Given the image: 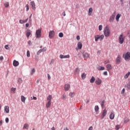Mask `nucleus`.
<instances>
[{
    "mask_svg": "<svg viewBox=\"0 0 130 130\" xmlns=\"http://www.w3.org/2000/svg\"><path fill=\"white\" fill-rule=\"evenodd\" d=\"M104 34L105 37H109V36H110V34H111V32L108 26H106L105 27L104 30Z\"/></svg>",
    "mask_w": 130,
    "mask_h": 130,
    "instance_id": "nucleus-1",
    "label": "nucleus"
},
{
    "mask_svg": "<svg viewBox=\"0 0 130 130\" xmlns=\"http://www.w3.org/2000/svg\"><path fill=\"white\" fill-rule=\"evenodd\" d=\"M123 58L126 60V61H128L130 60V52H127L125 54H123Z\"/></svg>",
    "mask_w": 130,
    "mask_h": 130,
    "instance_id": "nucleus-2",
    "label": "nucleus"
},
{
    "mask_svg": "<svg viewBox=\"0 0 130 130\" xmlns=\"http://www.w3.org/2000/svg\"><path fill=\"white\" fill-rule=\"evenodd\" d=\"M94 38H95V41L96 42L98 41L99 40H100L101 41L102 40H103V39L104 38V35H103L101 36L97 35L94 37Z\"/></svg>",
    "mask_w": 130,
    "mask_h": 130,
    "instance_id": "nucleus-3",
    "label": "nucleus"
},
{
    "mask_svg": "<svg viewBox=\"0 0 130 130\" xmlns=\"http://www.w3.org/2000/svg\"><path fill=\"white\" fill-rule=\"evenodd\" d=\"M36 36L37 38H40L41 37V29H39L36 31Z\"/></svg>",
    "mask_w": 130,
    "mask_h": 130,
    "instance_id": "nucleus-4",
    "label": "nucleus"
},
{
    "mask_svg": "<svg viewBox=\"0 0 130 130\" xmlns=\"http://www.w3.org/2000/svg\"><path fill=\"white\" fill-rule=\"evenodd\" d=\"M124 41V38H123V36L122 34L120 35L119 37V43L120 44H122Z\"/></svg>",
    "mask_w": 130,
    "mask_h": 130,
    "instance_id": "nucleus-5",
    "label": "nucleus"
},
{
    "mask_svg": "<svg viewBox=\"0 0 130 130\" xmlns=\"http://www.w3.org/2000/svg\"><path fill=\"white\" fill-rule=\"evenodd\" d=\"M121 61V56L120 55H118L116 59V64H119Z\"/></svg>",
    "mask_w": 130,
    "mask_h": 130,
    "instance_id": "nucleus-6",
    "label": "nucleus"
},
{
    "mask_svg": "<svg viewBox=\"0 0 130 130\" xmlns=\"http://www.w3.org/2000/svg\"><path fill=\"white\" fill-rule=\"evenodd\" d=\"M55 32L54 30H51L49 32V37L50 39L53 38L54 37Z\"/></svg>",
    "mask_w": 130,
    "mask_h": 130,
    "instance_id": "nucleus-7",
    "label": "nucleus"
},
{
    "mask_svg": "<svg viewBox=\"0 0 130 130\" xmlns=\"http://www.w3.org/2000/svg\"><path fill=\"white\" fill-rule=\"evenodd\" d=\"M30 6H31L32 10H34V11H35V10H36V5L35 4V2H34V1H31L30 2Z\"/></svg>",
    "mask_w": 130,
    "mask_h": 130,
    "instance_id": "nucleus-8",
    "label": "nucleus"
},
{
    "mask_svg": "<svg viewBox=\"0 0 130 130\" xmlns=\"http://www.w3.org/2000/svg\"><path fill=\"white\" fill-rule=\"evenodd\" d=\"M4 112H5V113H10V107L8 106H5Z\"/></svg>",
    "mask_w": 130,
    "mask_h": 130,
    "instance_id": "nucleus-9",
    "label": "nucleus"
},
{
    "mask_svg": "<svg viewBox=\"0 0 130 130\" xmlns=\"http://www.w3.org/2000/svg\"><path fill=\"white\" fill-rule=\"evenodd\" d=\"M102 83V80L100 78H98L95 80L96 85H99Z\"/></svg>",
    "mask_w": 130,
    "mask_h": 130,
    "instance_id": "nucleus-10",
    "label": "nucleus"
},
{
    "mask_svg": "<svg viewBox=\"0 0 130 130\" xmlns=\"http://www.w3.org/2000/svg\"><path fill=\"white\" fill-rule=\"evenodd\" d=\"M114 19H115V15L114 14H113L110 17L109 22L110 23H112V22H114Z\"/></svg>",
    "mask_w": 130,
    "mask_h": 130,
    "instance_id": "nucleus-11",
    "label": "nucleus"
},
{
    "mask_svg": "<svg viewBox=\"0 0 130 130\" xmlns=\"http://www.w3.org/2000/svg\"><path fill=\"white\" fill-rule=\"evenodd\" d=\"M106 114H107V110H106V109H105V110H104L103 111L102 118H104V117H105V115H106Z\"/></svg>",
    "mask_w": 130,
    "mask_h": 130,
    "instance_id": "nucleus-12",
    "label": "nucleus"
},
{
    "mask_svg": "<svg viewBox=\"0 0 130 130\" xmlns=\"http://www.w3.org/2000/svg\"><path fill=\"white\" fill-rule=\"evenodd\" d=\"M71 88V85L69 84H66L64 85V90L65 91H69Z\"/></svg>",
    "mask_w": 130,
    "mask_h": 130,
    "instance_id": "nucleus-13",
    "label": "nucleus"
},
{
    "mask_svg": "<svg viewBox=\"0 0 130 130\" xmlns=\"http://www.w3.org/2000/svg\"><path fill=\"white\" fill-rule=\"evenodd\" d=\"M59 57L61 59H62V58H70V55L69 54L67 55H63L62 54H61V55H59Z\"/></svg>",
    "mask_w": 130,
    "mask_h": 130,
    "instance_id": "nucleus-14",
    "label": "nucleus"
},
{
    "mask_svg": "<svg viewBox=\"0 0 130 130\" xmlns=\"http://www.w3.org/2000/svg\"><path fill=\"white\" fill-rule=\"evenodd\" d=\"M47 48L46 47H44V48L40 49L37 53V54H40V53H41V52H44L46 51Z\"/></svg>",
    "mask_w": 130,
    "mask_h": 130,
    "instance_id": "nucleus-15",
    "label": "nucleus"
},
{
    "mask_svg": "<svg viewBox=\"0 0 130 130\" xmlns=\"http://www.w3.org/2000/svg\"><path fill=\"white\" fill-rule=\"evenodd\" d=\"M115 116V115H114V113L112 112L110 114L109 117H110V119L112 120V119H114Z\"/></svg>",
    "mask_w": 130,
    "mask_h": 130,
    "instance_id": "nucleus-16",
    "label": "nucleus"
},
{
    "mask_svg": "<svg viewBox=\"0 0 130 130\" xmlns=\"http://www.w3.org/2000/svg\"><path fill=\"white\" fill-rule=\"evenodd\" d=\"M106 68L107 69V71L108 72H109V71H110L111 70H112V67L111 66V64H108L107 66H106Z\"/></svg>",
    "mask_w": 130,
    "mask_h": 130,
    "instance_id": "nucleus-17",
    "label": "nucleus"
},
{
    "mask_svg": "<svg viewBox=\"0 0 130 130\" xmlns=\"http://www.w3.org/2000/svg\"><path fill=\"white\" fill-rule=\"evenodd\" d=\"M121 17V14L118 13L116 16V20L117 22H119V18Z\"/></svg>",
    "mask_w": 130,
    "mask_h": 130,
    "instance_id": "nucleus-18",
    "label": "nucleus"
},
{
    "mask_svg": "<svg viewBox=\"0 0 130 130\" xmlns=\"http://www.w3.org/2000/svg\"><path fill=\"white\" fill-rule=\"evenodd\" d=\"M13 66L14 67H18V66H19V61L14 60L13 61Z\"/></svg>",
    "mask_w": 130,
    "mask_h": 130,
    "instance_id": "nucleus-19",
    "label": "nucleus"
},
{
    "mask_svg": "<svg viewBox=\"0 0 130 130\" xmlns=\"http://www.w3.org/2000/svg\"><path fill=\"white\" fill-rule=\"evenodd\" d=\"M4 6L5 8H9L10 7V3L9 2H4Z\"/></svg>",
    "mask_w": 130,
    "mask_h": 130,
    "instance_id": "nucleus-20",
    "label": "nucleus"
},
{
    "mask_svg": "<svg viewBox=\"0 0 130 130\" xmlns=\"http://www.w3.org/2000/svg\"><path fill=\"white\" fill-rule=\"evenodd\" d=\"M52 99V95H49L47 98V101L51 102Z\"/></svg>",
    "mask_w": 130,
    "mask_h": 130,
    "instance_id": "nucleus-21",
    "label": "nucleus"
},
{
    "mask_svg": "<svg viewBox=\"0 0 130 130\" xmlns=\"http://www.w3.org/2000/svg\"><path fill=\"white\" fill-rule=\"evenodd\" d=\"M51 106V102H47V103L46 104V108H49V107H50Z\"/></svg>",
    "mask_w": 130,
    "mask_h": 130,
    "instance_id": "nucleus-22",
    "label": "nucleus"
},
{
    "mask_svg": "<svg viewBox=\"0 0 130 130\" xmlns=\"http://www.w3.org/2000/svg\"><path fill=\"white\" fill-rule=\"evenodd\" d=\"M26 37L27 38H29V37H30V35H31V32H30V30H27L26 31Z\"/></svg>",
    "mask_w": 130,
    "mask_h": 130,
    "instance_id": "nucleus-23",
    "label": "nucleus"
},
{
    "mask_svg": "<svg viewBox=\"0 0 130 130\" xmlns=\"http://www.w3.org/2000/svg\"><path fill=\"white\" fill-rule=\"evenodd\" d=\"M89 56V54H88L87 53H85L83 54V57H84V58H88Z\"/></svg>",
    "mask_w": 130,
    "mask_h": 130,
    "instance_id": "nucleus-24",
    "label": "nucleus"
},
{
    "mask_svg": "<svg viewBox=\"0 0 130 130\" xmlns=\"http://www.w3.org/2000/svg\"><path fill=\"white\" fill-rule=\"evenodd\" d=\"M92 12H93V9L90 8L88 10V16H91L92 15Z\"/></svg>",
    "mask_w": 130,
    "mask_h": 130,
    "instance_id": "nucleus-25",
    "label": "nucleus"
},
{
    "mask_svg": "<svg viewBox=\"0 0 130 130\" xmlns=\"http://www.w3.org/2000/svg\"><path fill=\"white\" fill-rule=\"evenodd\" d=\"M77 46L79 49H82V47H83V45L82 44V43L79 42L78 43Z\"/></svg>",
    "mask_w": 130,
    "mask_h": 130,
    "instance_id": "nucleus-26",
    "label": "nucleus"
},
{
    "mask_svg": "<svg viewBox=\"0 0 130 130\" xmlns=\"http://www.w3.org/2000/svg\"><path fill=\"white\" fill-rule=\"evenodd\" d=\"M97 69L98 71H104V70H105V68H104V67L100 66L97 68Z\"/></svg>",
    "mask_w": 130,
    "mask_h": 130,
    "instance_id": "nucleus-27",
    "label": "nucleus"
},
{
    "mask_svg": "<svg viewBox=\"0 0 130 130\" xmlns=\"http://www.w3.org/2000/svg\"><path fill=\"white\" fill-rule=\"evenodd\" d=\"M101 107H102V108H104L105 107V100H103L102 101Z\"/></svg>",
    "mask_w": 130,
    "mask_h": 130,
    "instance_id": "nucleus-28",
    "label": "nucleus"
},
{
    "mask_svg": "<svg viewBox=\"0 0 130 130\" xmlns=\"http://www.w3.org/2000/svg\"><path fill=\"white\" fill-rule=\"evenodd\" d=\"M21 99L22 102H23V103H25V101H26V98H25V96L21 95Z\"/></svg>",
    "mask_w": 130,
    "mask_h": 130,
    "instance_id": "nucleus-29",
    "label": "nucleus"
},
{
    "mask_svg": "<svg viewBox=\"0 0 130 130\" xmlns=\"http://www.w3.org/2000/svg\"><path fill=\"white\" fill-rule=\"evenodd\" d=\"M86 74L85 73H83L81 74V78L82 80H85L86 79Z\"/></svg>",
    "mask_w": 130,
    "mask_h": 130,
    "instance_id": "nucleus-30",
    "label": "nucleus"
},
{
    "mask_svg": "<svg viewBox=\"0 0 130 130\" xmlns=\"http://www.w3.org/2000/svg\"><path fill=\"white\" fill-rule=\"evenodd\" d=\"M90 82L91 83H93L94 82H95V77H94V76L91 77V78L90 80Z\"/></svg>",
    "mask_w": 130,
    "mask_h": 130,
    "instance_id": "nucleus-31",
    "label": "nucleus"
},
{
    "mask_svg": "<svg viewBox=\"0 0 130 130\" xmlns=\"http://www.w3.org/2000/svg\"><path fill=\"white\" fill-rule=\"evenodd\" d=\"M28 127H29V124H25L23 126V129H25V128H26V129H28Z\"/></svg>",
    "mask_w": 130,
    "mask_h": 130,
    "instance_id": "nucleus-32",
    "label": "nucleus"
},
{
    "mask_svg": "<svg viewBox=\"0 0 130 130\" xmlns=\"http://www.w3.org/2000/svg\"><path fill=\"white\" fill-rule=\"evenodd\" d=\"M94 110L95 112H98V111H99V107L98 106H95L94 107Z\"/></svg>",
    "mask_w": 130,
    "mask_h": 130,
    "instance_id": "nucleus-33",
    "label": "nucleus"
},
{
    "mask_svg": "<svg viewBox=\"0 0 130 130\" xmlns=\"http://www.w3.org/2000/svg\"><path fill=\"white\" fill-rule=\"evenodd\" d=\"M74 73L75 75H77V74H79V73H80V69L77 68L76 69H75Z\"/></svg>",
    "mask_w": 130,
    "mask_h": 130,
    "instance_id": "nucleus-34",
    "label": "nucleus"
},
{
    "mask_svg": "<svg viewBox=\"0 0 130 130\" xmlns=\"http://www.w3.org/2000/svg\"><path fill=\"white\" fill-rule=\"evenodd\" d=\"M130 75V72H128L126 74H125V75L124 76V78L125 79H127V78H128V77Z\"/></svg>",
    "mask_w": 130,
    "mask_h": 130,
    "instance_id": "nucleus-35",
    "label": "nucleus"
},
{
    "mask_svg": "<svg viewBox=\"0 0 130 130\" xmlns=\"http://www.w3.org/2000/svg\"><path fill=\"white\" fill-rule=\"evenodd\" d=\"M58 36L59 37H60V38H62V37H63V34L62 32H60L58 34Z\"/></svg>",
    "mask_w": 130,
    "mask_h": 130,
    "instance_id": "nucleus-36",
    "label": "nucleus"
},
{
    "mask_svg": "<svg viewBox=\"0 0 130 130\" xmlns=\"http://www.w3.org/2000/svg\"><path fill=\"white\" fill-rule=\"evenodd\" d=\"M69 95L70 96V97L73 98V97H74V96H75V93H74V92H70L69 93Z\"/></svg>",
    "mask_w": 130,
    "mask_h": 130,
    "instance_id": "nucleus-37",
    "label": "nucleus"
},
{
    "mask_svg": "<svg viewBox=\"0 0 130 130\" xmlns=\"http://www.w3.org/2000/svg\"><path fill=\"white\" fill-rule=\"evenodd\" d=\"M11 91L13 92V94H15L16 91V88H12Z\"/></svg>",
    "mask_w": 130,
    "mask_h": 130,
    "instance_id": "nucleus-38",
    "label": "nucleus"
},
{
    "mask_svg": "<svg viewBox=\"0 0 130 130\" xmlns=\"http://www.w3.org/2000/svg\"><path fill=\"white\" fill-rule=\"evenodd\" d=\"M26 55L27 57H30V51H29V50L27 51Z\"/></svg>",
    "mask_w": 130,
    "mask_h": 130,
    "instance_id": "nucleus-39",
    "label": "nucleus"
},
{
    "mask_svg": "<svg viewBox=\"0 0 130 130\" xmlns=\"http://www.w3.org/2000/svg\"><path fill=\"white\" fill-rule=\"evenodd\" d=\"M62 98L63 99H67V95H66V94H63L62 95Z\"/></svg>",
    "mask_w": 130,
    "mask_h": 130,
    "instance_id": "nucleus-40",
    "label": "nucleus"
},
{
    "mask_svg": "<svg viewBox=\"0 0 130 130\" xmlns=\"http://www.w3.org/2000/svg\"><path fill=\"white\" fill-rule=\"evenodd\" d=\"M129 120L128 119V118H126V119H125V120H124V123H126V122H128V121H129Z\"/></svg>",
    "mask_w": 130,
    "mask_h": 130,
    "instance_id": "nucleus-41",
    "label": "nucleus"
},
{
    "mask_svg": "<svg viewBox=\"0 0 130 130\" xmlns=\"http://www.w3.org/2000/svg\"><path fill=\"white\" fill-rule=\"evenodd\" d=\"M120 127V126L119 125H117L116 126L115 129H117V130H118V129H119Z\"/></svg>",
    "mask_w": 130,
    "mask_h": 130,
    "instance_id": "nucleus-42",
    "label": "nucleus"
},
{
    "mask_svg": "<svg viewBox=\"0 0 130 130\" xmlns=\"http://www.w3.org/2000/svg\"><path fill=\"white\" fill-rule=\"evenodd\" d=\"M102 25H99V30L100 31H101V30H102Z\"/></svg>",
    "mask_w": 130,
    "mask_h": 130,
    "instance_id": "nucleus-43",
    "label": "nucleus"
},
{
    "mask_svg": "<svg viewBox=\"0 0 130 130\" xmlns=\"http://www.w3.org/2000/svg\"><path fill=\"white\" fill-rule=\"evenodd\" d=\"M19 23H20V24H24V20L20 19L19 20Z\"/></svg>",
    "mask_w": 130,
    "mask_h": 130,
    "instance_id": "nucleus-44",
    "label": "nucleus"
},
{
    "mask_svg": "<svg viewBox=\"0 0 130 130\" xmlns=\"http://www.w3.org/2000/svg\"><path fill=\"white\" fill-rule=\"evenodd\" d=\"M48 80H50L51 79V77H50V75L49 74H47Z\"/></svg>",
    "mask_w": 130,
    "mask_h": 130,
    "instance_id": "nucleus-45",
    "label": "nucleus"
},
{
    "mask_svg": "<svg viewBox=\"0 0 130 130\" xmlns=\"http://www.w3.org/2000/svg\"><path fill=\"white\" fill-rule=\"evenodd\" d=\"M25 7L26 8V11H29V5L28 4L25 6Z\"/></svg>",
    "mask_w": 130,
    "mask_h": 130,
    "instance_id": "nucleus-46",
    "label": "nucleus"
},
{
    "mask_svg": "<svg viewBox=\"0 0 130 130\" xmlns=\"http://www.w3.org/2000/svg\"><path fill=\"white\" fill-rule=\"evenodd\" d=\"M34 73H35V69H33L31 70V75H33V74H34Z\"/></svg>",
    "mask_w": 130,
    "mask_h": 130,
    "instance_id": "nucleus-47",
    "label": "nucleus"
},
{
    "mask_svg": "<svg viewBox=\"0 0 130 130\" xmlns=\"http://www.w3.org/2000/svg\"><path fill=\"white\" fill-rule=\"evenodd\" d=\"M103 75H104V76H107V75H108L107 71H105V72L103 73Z\"/></svg>",
    "mask_w": 130,
    "mask_h": 130,
    "instance_id": "nucleus-48",
    "label": "nucleus"
},
{
    "mask_svg": "<svg viewBox=\"0 0 130 130\" xmlns=\"http://www.w3.org/2000/svg\"><path fill=\"white\" fill-rule=\"evenodd\" d=\"M0 60L1 61H3V60H4V56H0Z\"/></svg>",
    "mask_w": 130,
    "mask_h": 130,
    "instance_id": "nucleus-49",
    "label": "nucleus"
},
{
    "mask_svg": "<svg viewBox=\"0 0 130 130\" xmlns=\"http://www.w3.org/2000/svg\"><path fill=\"white\" fill-rule=\"evenodd\" d=\"M5 121L7 123H8V122H9V118H6L5 119Z\"/></svg>",
    "mask_w": 130,
    "mask_h": 130,
    "instance_id": "nucleus-50",
    "label": "nucleus"
},
{
    "mask_svg": "<svg viewBox=\"0 0 130 130\" xmlns=\"http://www.w3.org/2000/svg\"><path fill=\"white\" fill-rule=\"evenodd\" d=\"M5 48L6 49H9V45H5Z\"/></svg>",
    "mask_w": 130,
    "mask_h": 130,
    "instance_id": "nucleus-51",
    "label": "nucleus"
},
{
    "mask_svg": "<svg viewBox=\"0 0 130 130\" xmlns=\"http://www.w3.org/2000/svg\"><path fill=\"white\" fill-rule=\"evenodd\" d=\"M88 130H93V126H90Z\"/></svg>",
    "mask_w": 130,
    "mask_h": 130,
    "instance_id": "nucleus-52",
    "label": "nucleus"
},
{
    "mask_svg": "<svg viewBox=\"0 0 130 130\" xmlns=\"http://www.w3.org/2000/svg\"><path fill=\"white\" fill-rule=\"evenodd\" d=\"M125 91V89L123 88L121 91V94H123L124 93V91Z\"/></svg>",
    "mask_w": 130,
    "mask_h": 130,
    "instance_id": "nucleus-53",
    "label": "nucleus"
},
{
    "mask_svg": "<svg viewBox=\"0 0 130 130\" xmlns=\"http://www.w3.org/2000/svg\"><path fill=\"white\" fill-rule=\"evenodd\" d=\"M76 39H77V40H80V36H77V37H76Z\"/></svg>",
    "mask_w": 130,
    "mask_h": 130,
    "instance_id": "nucleus-54",
    "label": "nucleus"
},
{
    "mask_svg": "<svg viewBox=\"0 0 130 130\" xmlns=\"http://www.w3.org/2000/svg\"><path fill=\"white\" fill-rule=\"evenodd\" d=\"M27 21H28V18H27L26 19L23 20L24 23H27Z\"/></svg>",
    "mask_w": 130,
    "mask_h": 130,
    "instance_id": "nucleus-55",
    "label": "nucleus"
},
{
    "mask_svg": "<svg viewBox=\"0 0 130 130\" xmlns=\"http://www.w3.org/2000/svg\"><path fill=\"white\" fill-rule=\"evenodd\" d=\"M25 26L26 27V28H28V27H29V23H26Z\"/></svg>",
    "mask_w": 130,
    "mask_h": 130,
    "instance_id": "nucleus-56",
    "label": "nucleus"
},
{
    "mask_svg": "<svg viewBox=\"0 0 130 130\" xmlns=\"http://www.w3.org/2000/svg\"><path fill=\"white\" fill-rule=\"evenodd\" d=\"M28 44L29 45H31V41H28Z\"/></svg>",
    "mask_w": 130,
    "mask_h": 130,
    "instance_id": "nucleus-57",
    "label": "nucleus"
},
{
    "mask_svg": "<svg viewBox=\"0 0 130 130\" xmlns=\"http://www.w3.org/2000/svg\"><path fill=\"white\" fill-rule=\"evenodd\" d=\"M62 15H63V16L64 17V16H66V12H63V13H62Z\"/></svg>",
    "mask_w": 130,
    "mask_h": 130,
    "instance_id": "nucleus-58",
    "label": "nucleus"
},
{
    "mask_svg": "<svg viewBox=\"0 0 130 130\" xmlns=\"http://www.w3.org/2000/svg\"><path fill=\"white\" fill-rule=\"evenodd\" d=\"M3 124V120L0 121V126Z\"/></svg>",
    "mask_w": 130,
    "mask_h": 130,
    "instance_id": "nucleus-59",
    "label": "nucleus"
},
{
    "mask_svg": "<svg viewBox=\"0 0 130 130\" xmlns=\"http://www.w3.org/2000/svg\"><path fill=\"white\" fill-rule=\"evenodd\" d=\"M108 62H109V61H105V62H104V63H105V64H107V63H108Z\"/></svg>",
    "mask_w": 130,
    "mask_h": 130,
    "instance_id": "nucleus-60",
    "label": "nucleus"
},
{
    "mask_svg": "<svg viewBox=\"0 0 130 130\" xmlns=\"http://www.w3.org/2000/svg\"><path fill=\"white\" fill-rule=\"evenodd\" d=\"M52 130H55V128L54 127H53L51 128Z\"/></svg>",
    "mask_w": 130,
    "mask_h": 130,
    "instance_id": "nucleus-61",
    "label": "nucleus"
},
{
    "mask_svg": "<svg viewBox=\"0 0 130 130\" xmlns=\"http://www.w3.org/2000/svg\"><path fill=\"white\" fill-rule=\"evenodd\" d=\"M127 88L130 89V84H127Z\"/></svg>",
    "mask_w": 130,
    "mask_h": 130,
    "instance_id": "nucleus-62",
    "label": "nucleus"
},
{
    "mask_svg": "<svg viewBox=\"0 0 130 130\" xmlns=\"http://www.w3.org/2000/svg\"><path fill=\"white\" fill-rule=\"evenodd\" d=\"M64 130H69V128H68V127H66L64 129Z\"/></svg>",
    "mask_w": 130,
    "mask_h": 130,
    "instance_id": "nucleus-63",
    "label": "nucleus"
},
{
    "mask_svg": "<svg viewBox=\"0 0 130 130\" xmlns=\"http://www.w3.org/2000/svg\"><path fill=\"white\" fill-rule=\"evenodd\" d=\"M37 83H39V79H38L37 80Z\"/></svg>",
    "mask_w": 130,
    "mask_h": 130,
    "instance_id": "nucleus-64",
    "label": "nucleus"
}]
</instances>
